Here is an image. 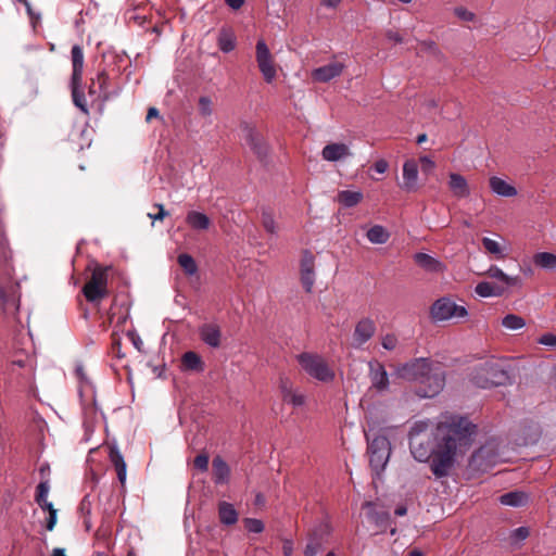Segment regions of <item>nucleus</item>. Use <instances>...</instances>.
I'll use <instances>...</instances> for the list:
<instances>
[{"label":"nucleus","mask_w":556,"mask_h":556,"mask_svg":"<svg viewBox=\"0 0 556 556\" xmlns=\"http://www.w3.org/2000/svg\"><path fill=\"white\" fill-rule=\"evenodd\" d=\"M529 498L530 497L528 493L520 490H516L501 495L498 501L502 505L505 506L522 507L529 503Z\"/></svg>","instance_id":"nucleus-22"},{"label":"nucleus","mask_w":556,"mask_h":556,"mask_svg":"<svg viewBox=\"0 0 556 556\" xmlns=\"http://www.w3.org/2000/svg\"><path fill=\"white\" fill-rule=\"evenodd\" d=\"M363 199V193L359 191L343 190L338 193V201L345 207H353L358 204Z\"/></svg>","instance_id":"nucleus-33"},{"label":"nucleus","mask_w":556,"mask_h":556,"mask_svg":"<svg viewBox=\"0 0 556 556\" xmlns=\"http://www.w3.org/2000/svg\"><path fill=\"white\" fill-rule=\"evenodd\" d=\"M344 65L340 62H331L324 66L317 67L312 72V78L318 83H328L340 76Z\"/></svg>","instance_id":"nucleus-14"},{"label":"nucleus","mask_w":556,"mask_h":556,"mask_svg":"<svg viewBox=\"0 0 556 556\" xmlns=\"http://www.w3.org/2000/svg\"><path fill=\"white\" fill-rule=\"evenodd\" d=\"M351 155L349 147L339 142L326 144L321 151L323 159L328 162H338Z\"/></svg>","instance_id":"nucleus-17"},{"label":"nucleus","mask_w":556,"mask_h":556,"mask_svg":"<svg viewBox=\"0 0 556 556\" xmlns=\"http://www.w3.org/2000/svg\"><path fill=\"white\" fill-rule=\"evenodd\" d=\"M366 237L374 244H383L389 240L390 233L383 226L375 225L368 229Z\"/></svg>","instance_id":"nucleus-31"},{"label":"nucleus","mask_w":556,"mask_h":556,"mask_svg":"<svg viewBox=\"0 0 556 556\" xmlns=\"http://www.w3.org/2000/svg\"><path fill=\"white\" fill-rule=\"evenodd\" d=\"M362 508L366 511L368 520L376 527L383 529L388 526L390 514L382 508H378L374 502H365Z\"/></svg>","instance_id":"nucleus-15"},{"label":"nucleus","mask_w":556,"mask_h":556,"mask_svg":"<svg viewBox=\"0 0 556 556\" xmlns=\"http://www.w3.org/2000/svg\"><path fill=\"white\" fill-rule=\"evenodd\" d=\"M241 129L243 131V138L245 143L251 148L256 157L264 162L268 156V146L262 138V136L256 131V129L249 124L244 123L241 125Z\"/></svg>","instance_id":"nucleus-9"},{"label":"nucleus","mask_w":556,"mask_h":556,"mask_svg":"<svg viewBox=\"0 0 556 556\" xmlns=\"http://www.w3.org/2000/svg\"><path fill=\"white\" fill-rule=\"evenodd\" d=\"M539 343L556 350V336L553 333H545L539 339Z\"/></svg>","instance_id":"nucleus-51"},{"label":"nucleus","mask_w":556,"mask_h":556,"mask_svg":"<svg viewBox=\"0 0 556 556\" xmlns=\"http://www.w3.org/2000/svg\"><path fill=\"white\" fill-rule=\"evenodd\" d=\"M182 365L186 369L202 371L204 369L201 357L193 351H188L182 355Z\"/></svg>","instance_id":"nucleus-34"},{"label":"nucleus","mask_w":556,"mask_h":556,"mask_svg":"<svg viewBox=\"0 0 556 556\" xmlns=\"http://www.w3.org/2000/svg\"><path fill=\"white\" fill-rule=\"evenodd\" d=\"M212 467H213L214 482L216 484H225L229 481L230 468L220 456L214 457Z\"/></svg>","instance_id":"nucleus-23"},{"label":"nucleus","mask_w":556,"mask_h":556,"mask_svg":"<svg viewBox=\"0 0 556 556\" xmlns=\"http://www.w3.org/2000/svg\"><path fill=\"white\" fill-rule=\"evenodd\" d=\"M0 303L5 313L18 309V300L15 298L14 292L9 293L3 287H0Z\"/></svg>","instance_id":"nucleus-35"},{"label":"nucleus","mask_w":556,"mask_h":556,"mask_svg":"<svg viewBox=\"0 0 556 556\" xmlns=\"http://www.w3.org/2000/svg\"><path fill=\"white\" fill-rule=\"evenodd\" d=\"M387 37H388V39H390V40H392L394 42H399V43L403 42V38H402V36L399 33L389 30L387 33Z\"/></svg>","instance_id":"nucleus-58"},{"label":"nucleus","mask_w":556,"mask_h":556,"mask_svg":"<svg viewBox=\"0 0 556 556\" xmlns=\"http://www.w3.org/2000/svg\"><path fill=\"white\" fill-rule=\"evenodd\" d=\"M73 73L72 80L74 84H81L83 70H84V52L80 46L75 45L71 50Z\"/></svg>","instance_id":"nucleus-21"},{"label":"nucleus","mask_w":556,"mask_h":556,"mask_svg":"<svg viewBox=\"0 0 556 556\" xmlns=\"http://www.w3.org/2000/svg\"><path fill=\"white\" fill-rule=\"evenodd\" d=\"M475 292L481 298L501 296L505 293L502 286L489 281L479 282L475 288Z\"/></svg>","instance_id":"nucleus-30"},{"label":"nucleus","mask_w":556,"mask_h":556,"mask_svg":"<svg viewBox=\"0 0 556 556\" xmlns=\"http://www.w3.org/2000/svg\"><path fill=\"white\" fill-rule=\"evenodd\" d=\"M256 62L266 83L270 84L277 75L273 55L263 39L256 43Z\"/></svg>","instance_id":"nucleus-8"},{"label":"nucleus","mask_w":556,"mask_h":556,"mask_svg":"<svg viewBox=\"0 0 556 556\" xmlns=\"http://www.w3.org/2000/svg\"><path fill=\"white\" fill-rule=\"evenodd\" d=\"M535 266L544 269L556 268V254L549 252H539L533 256Z\"/></svg>","instance_id":"nucleus-32"},{"label":"nucleus","mask_w":556,"mask_h":556,"mask_svg":"<svg viewBox=\"0 0 556 556\" xmlns=\"http://www.w3.org/2000/svg\"><path fill=\"white\" fill-rule=\"evenodd\" d=\"M186 223L193 230H206L211 226V219L204 213L190 211L186 216Z\"/></svg>","instance_id":"nucleus-28"},{"label":"nucleus","mask_w":556,"mask_h":556,"mask_svg":"<svg viewBox=\"0 0 556 556\" xmlns=\"http://www.w3.org/2000/svg\"><path fill=\"white\" fill-rule=\"evenodd\" d=\"M178 264L181 266V268L188 275H193L198 270V266L195 264V261L189 254L184 253V254L178 255Z\"/></svg>","instance_id":"nucleus-41"},{"label":"nucleus","mask_w":556,"mask_h":556,"mask_svg":"<svg viewBox=\"0 0 556 556\" xmlns=\"http://www.w3.org/2000/svg\"><path fill=\"white\" fill-rule=\"evenodd\" d=\"M201 340L208 346L217 349L220 346V329L216 324H204L199 328Z\"/></svg>","instance_id":"nucleus-19"},{"label":"nucleus","mask_w":556,"mask_h":556,"mask_svg":"<svg viewBox=\"0 0 556 556\" xmlns=\"http://www.w3.org/2000/svg\"><path fill=\"white\" fill-rule=\"evenodd\" d=\"M130 337H131V341H132L134 345L137 348L138 351H140L141 346L143 344L142 340L135 333H131Z\"/></svg>","instance_id":"nucleus-61"},{"label":"nucleus","mask_w":556,"mask_h":556,"mask_svg":"<svg viewBox=\"0 0 556 556\" xmlns=\"http://www.w3.org/2000/svg\"><path fill=\"white\" fill-rule=\"evenodd\" d=\"M414 261L415 263L420 266L421 268L428 270V271H432V273H439V271H442L443 270V264L432 257L431 255L427 254V253H416L414 255Z\"/></svg>","instance_id":"nucleus-24"},{"label":"nucleus","mask_w":556,"mask_h":556,"mask_svg":"<svg viewBox=\"0 0 556 556\" xmlns=\"http://www.w3.org/2000/svg\"><path fill=\"white\" fill-rule=\"evenodd\" d=\"M482 245L490 254H494L498 258L504 257L503 249L497 241L485 237L482 239Z\"/></svg>","instance_id":"nucleus-43"},{"label":"nucleus","mask_w":556,"mask_h":556,"mask_svg":"<svg viewBox=\"0 0 556 556\" xmlns=\"http://www.w3.org/2000/svg\"><path fill=\"white\" fill-rule=\"evenodd\" d=\"M56 514L58 511H51V514H49V518L47 519V530L49 531H52L55 523H56Z\"/></svg>","instance_id":"nucleus-57"},{"label":"nucleus","mask_w":556,"mask_h":556,"mask_svg":"<svg viewBox=\"0 0 556 556\" xmlns=\"http://www.w3.org/2000/svg\"><path fill=\"white\" fill-rule=\"evenodd\" d=\"M508 368L504 359L490 357L472 368L470 381L481 389L506 386L511 383Z\"/></svg>","instance_id":"nucleus-3"},{"label":"nucleus","mask_w":556,"mask_h":556,"mask_svg":"<svg viewBox=\"0 0 556 556\" xmlns=\"http://www.w3.org/2000/svg\"><path fill=\"white\" fill-rule=\"evenodd\" d=\"M323 549L321 539L316 534L308 538V542L304 549V556H316Z\"/></svg>","instance_id":"nucleus-40"},{"label":"nucleus","mask_w":556,"mask_h":556,"mask_svg":"<svg viewBox=\"0 0 556 556\" xmlns=\"http://www.w3.org/2000/svg\"><path fill=\"white\" fill-rule=\"evenodd\" d=\"M194 467L201 471H206L208 468V456L206 454H199L193 460Z\"/></svg>","instance_id":"nucleus-50"},{"label":"nucleus","mask_w":556,"mask_h":556,"mask_svg":"<svg viewBox=\"0 0 556 556\" xmlns=\"http://www.w3.org/2000/svg\"><path fill=\"white\" fill-rule=\"evenodd\" d=\"M261 224L264 230L270 236H278L279 226L276 222L275 214L269 207L261 208Z\"/></svg>","instance_id":"nucleus-29"},{"label":"nucleus","mask_w":556,"mask_h":556,"mask_svg":"<svg viewBox=\"0 0 556 556\" xmlns=\"http://www.w3.org/2000/svg\"><path fill=\"white\" fill-rule=\"evenodd\" d=\"M243 523L245 529L251 533H261L265 528L263 521L256 518H245Z\"/></svg>","instance_id":"nucleus-44"},{"label":"nucleus","mask_w":556,"mask_h":556,"mask_svg":"<svg viewBox=\"0 0 556 556\" xmlns=\"http://www.w3.org/2000/svg\"><path fill=\"white\" fill-rule=\"evenodd\" d=\"M401 378L420 384L416 393L420 397H433L440 393L445 383L444 371L439 364L427 358H415L397 369Z\"/></svg>","instance_id":"nucleus-2"},{"label":"nucleus","mask_w":556,"mask_h":556,"mask_svg":"<svg viewBox=\"0 0 556 556\" xmlns=\"http://www.w3.org/2000/svg\"><path fill=\"white\" fill-rule=\"evenodd\" d=\"M486 275L490 278L495 279L496 281L494 283L502 286L504 292H506L509 287L519 286L521 283L519 276H508L500 267L494 265L488 269Z\"/></svg>","instance_id":"nucleus-18"},{"label":"nucleus","mask_w":556,"mask_h":556,"mask_svg":"<svg viewBox=\"0 0 556 556\" xmlns=\"http://www.w3.org/2000/svg\"><path fill=\"white\" fill-rule=\"evenodd\" d=\"M381 345L383 346V349H386L388 351L394 350L396 348V345H397V338H396V336L393 334V333H387L381 339Z\"/></svg>","instance_id":"nucleus-48"},{"label":"nucleus","mask_w":556,"mask_h":556,"mask_svg":"<svg viewBox=\"0 0 556 556\" xmlns=\"http://www.w3.org/2000/svg\"><path fill=\"white\" fill-rule=\"evenodd\" d=\"M366 438L368 441V455H369V464L371 469L379 475L386 467L390 454H391V445L387 437L384 435H376L370 439L369 432H366Z\"/></svg>","instance_id":"nucleus-5"},{"label":"nucleus","mask_w":556,"mask_h":556,"mask_svg":"<svg viewBox=\"0 0 556 556\" xmlns=\"http://www.w3.org/2000/svg\"><path fill=\"white\" fill-rule=\"evenodd\" d=\"M159 116V110L156 108H150L148 110V113H147V117L146 119L149 122L151 121L153 117H157Z\"/></svg>","instance_id":"nucleus-63"},{"label":"nucleus","mask_w":556,"mask_h":556,"mask_svg":"<svg viewBox=\"0 0 556 556\" xmlns=\"http://www.w3.org/2000/svg\"><path fill=\"white\" fill-rule=\"evenodd\" d=\"M448 186L453 194L457 198H466L470 193L467 180L459 174L452 173L450 175Z\"/></svg>","instance_id":"nucleus-25"},{"label":"nucleus","mask_w":556,"mask_h":556,"mask_svg":"<svg viewBox=\"0 0 556 556\" xmlns=\"http://www.w3.org/2000/svg\"><path fill=\"white\" fill-rule=\"evenodd\" d=\"M490 188L494 193L501 197L510 198L517 194V189L514 186L495 176L490 178Z\"/></svg>","instance_id":"nucleus-27"},{"label":"nucleus","mask_w":556,"mask_h":556,"mask_svg":"<svg viewBox=\"0 0 556 556\" xmlns=\"http://www.w3.org/2000/svg\"><path fill=\"white\" fill-rule=\"evenodd\" d=\"M475 432L476 425L463 416H442L434 430H430L428 420H420L410 428L409 450L417 462L429 463L437 479L446 478L455 468L458 455L471 444Z\"/></svg>","instance_id":"nucleus-1"},{"label":"nucleus","mask_w":556,"mask_h":556,"mask_svg":"<svg viewBox=\"0 0 556 556\" xmlns=\"http://www.w3.org/2000/svg\"><path fill=\"white\" fill-rule=\"evenodd\" d=\"M502 326L508 330H519L526 326V320L521 316L508 314L502 319Z\"/></svg>","instance_id":"nucleus-39"},{"label":"nucleus","mask_w":556,"mask_h":556,"mask_svg":"<svg viewBox=\"0 0 556 556\" xmlns=\"http://www.w3.org/2000/svg\"><path fill=\"white\" fill-rule=\"evenodd\" d=\"M376 323L369 317L361 318L354 328L353 332V345L355 348L363 346L368 342L376 333Z\"/></svg>","instance_id":"nucleus-11"},{"label":"nucleus","mask_w":556,"mask_h":556,"mask_svg":"<svg viewBox=\"0 0 556 556\" xmlns=\"http://www.w3.org/2000/svg\"><path fill=\"white\" fill-rule=\"evenodd\" d=\"M218 47L225 53L231 52L236 47L233 34L223 30L218 37Z\"/></svg>","instance_id":"nucleus-38"},{"label":"nucleus","mask_w":556,"mask_h":556,"mask_svg":"<svg viewBox=\"0 0 556 556\" xmlns=\"http://www.w3.org/2000/svg\"><path fill=\"white\" fill-rule=\"evenodd\" d=\"M199 112L202 116H211L213 113L212 101L208 97H200Z\"/></svg>","instance_id":"nucleus-47"},{"label":"nucleus","mask_w":556,"mask_h":556,"mask_svg":"<svg viewBox=\"0 0 556 556\" xmlns=\"http://www.w3.org/2000/svg\"><path fill=\"white\" fill-rule=\"evenodd\" d=\"M109 458L116 470L118 481L121 482L122 486H124L127 476V466L124 456L115 444L109 446Z\"/></svg>","instance_id":"nucleus-20"},{"label":"nucleus","mask_w":556,"mask_h":556,"mask_svg":"<svg viewBox=\"0 0 556 556\" xmlns=\"http://www.w3.org/2000/svg\"><path fill=\"white\" fill-rule=\"evenodd\" d=\"M72 97L74 104L86 115L89 114L88 105L84 92L79 89L80 84H74L71 79Z\"/></svg>","instance_id":"nucleus-37"},{"label":"nucleus","mask_w":556,"mask_h":556,"mask_svg":"<svg viewBox=\"0 0 556 556\" xmlns=\"http://www.w3.org/2000/svg\"><path fill=\"white\" fill-rule=\"evenodd\" d=\"M17 1L24 4L26 12L30 18V22H31L33 26L35 27L36 24L40 22V14L34 12L31 4L28 0H17Z\"/></svg>","instance_id":"nucleus-49"},{"label":"nucleus","mask_w":556,"mask_h":556,"mask_svg":"<svg viewBox=\"0 0 556 556\" xmlns=\"http://www.w3.org/2000/svg\"><path fill=\"white\" fill-rule=\"evenodd\" d=\"M296 359L302 369L312 378L321 382H330L334 379V371L320 355L304 352L299 354Z\"/></svg>","instance_id":"nucleus-4"},{"label":"nucleus","mask_w":556,"mask_h":556,"mask_svg":"<svg viewBox=\"0 0 556 556\" xmlns=\"http://www.w3.org/2000/svg\"><path fill=\"white\" fill-rule=\"evenodd\" d=\"M406 513H407V508H406L405 506H399V507H396V508H395V510H394V514H395L396 516H400V517L405 516V515H406Z\"/></svg>","instance_id":"nucleus-64"},{"label":"nucleus","mask_w":556,"mask_h":556,"mask_svg":"<svg viewBox=\"0 0 556 556\" xmlns=\"http://www.w3.org/2000/svg\"><path fill=\"white\" fill-rule=\"evenodd\" d=\"M225 1H226L227 5L233 10L240 9L244 3V0H225Z\"/></svg>","instance_id":"nucleus-59"},{"label":"nucleus","mask_w":556,"mask_h":556,"mask_svg":"<svg viewBox=\"0 0 556 556\" xmlns=\"http://www.w3.org/2000/svg\"><path fill=\"white\" fill-rule=\"evenodd\" d=\"M388 162L386 160H378L377 162H375L374 164V168L377 173L379 174H383L387 172L388 169Z\"/></svg>","instance_id":"nucleus-55"},{"label":"nucleus","mask_w":556,"mask_h":556,"mask_svg":"<svg viewBox=\"0 0 556 556\" xmlns=\"http://www.w3.org/2000/svg\"><path fill=\"white\" fill-rule=\"evenodd\" d=\"M431 317L435 321H445L453 318H465L468 311L465 306L456 304L450 298L438 299L431 306Z\"/></svg>","instance_id":"nucleus-7"},{"label":"nucleus","mask_w":556,"mask_h":556,"mask_svg":"<svg viewBox=\"0 0 556 556\" xmlns=\"http://www.w3.org/2000/svg\"><path fill=\"white\" fill-rule=\"evenodd\" d=\"M341 0H321V4L327 8H337Z\"/></svg>","instance_id":"nucleus-62"},{"label":"nucleus","mask_w":556,"mask_h":556,"mask_svg":"<svg viewBox=\"0 0 556 556\" xmlns=\"http://www.w3.org/2000/svg\"><path fill=\"white\" fill-rule=\"evenodd\" d=\"M218 517L223 525L232 526L237 523L239 515L232 504L220 502L218 504Z\"/></svg>","instance_id":"nucleus-26"},{"label":"nucleus","mask_w":556,"mask_h":556,"mask_svg":"<svg viewBox=\"0 0 556 556\" xmlns=\"http://www.w3.org/2000/svg\"><path fill=\"white\" fill-rule=\"evenodd\" d=\"M530 534L529 528L519 527L511 531L510 540L513 543H518L525 541Z\"/></svg>","instance_id":"nucleus-46"},{"label":"nucleus","mask_w":556,"mask_h":556,"mask_svg":"<svg viewBox=\"0 0 556 556\" xmlns=\"http://www.w3.org/2000/svg\"><path fill=\"white\" fill-rule=\"evenodd\" d=\"M369 377L371 384L378 391H384L389 387L388 374L379 362L369 363Z\"/></svg>","instance_id":"nucleus-16"},{"label":"nucleus","mask_w":556,"mask_h":556,"mask_svg":"<svg viewBox=\"0 0 556 556\" xmlns=\"http://www.w3.org/2000/svg\"><path fill=\"white\" fill-rule=\"evenodd\" d=\"M420 162L424 172H430L434 168V162L430 160L428 156H421Z\"/></svg>","instance_id":"nucleus-54"},{"label":"nucleus","mask_w":556,"mask_h":556,"mask_svg":"<svg viewBox=\"0 0 556 556\" xmlns=\"http://www.w3.org/2000/svg\"><path fill=\"white\" fill-rule=\"evenodd\" d=\"M94 81L98 84L99 87V97H102V100L109 99V90H108V84H109V75L103 71L100 72L97 75V78Z\"/></svg>","instance_id":"nucleus-42"},{"label":"nucleus","mask_w":556,"mask_h":556,"mask_svg":"<svg viewBox=\"0 0 556 556\" xmlns=\"http://www.w3.org/2000/svg\"><path fill=\"white\" fill-rule=\"evenodd\" d=\"M0 303L5 313L18 309V300L15 298L14 292L9 293L3 287H0Z\"/></svg>","instance_id":"nucleus-36"},{"label":"nucleus","mask_w":556,"mask_h":556,"mask_svg":"<svg viewBox=\"0 0 556 556\" xmlns=\"http://www.w3.org/2000/svg\"><path fill=\"white\" fill-rule=\"evenodd\" d=\"M418 164L415 160H407L403 165V182L400 188L406 192H415L418 188Z\"/></svg>","instance_id":"nucleus-13"},{"label":"nucleus","mask_w":556,"mask_h":556,"mask_svg":"<svg viewBox=\"0 0 556 556\" xmlns=\"http://www.w3.org/2000/svg\"><path fill=\"white\" fill-rule=\"evenodd\" d=\"M300 275L304 290L311 293L315 283V256L308 250H305L302 253Z\"/></svg>","instance_id":"nucleus-10"},{"label":"nucleus","mask_w":556,"mask_h":556,"mask_svg":"<svg viewBox=\"0 0 556 556\" xmlns=\"http://www.w3.org/2000/svg\"><path fill=\"white\" fill-rule=\"evenodd\" d=\"M282 552L285 556H291L293 553V542L291 540H285L282 544Z\"/></svg>","instance_id":"nucleus-56"},{"label":"nucleus","mask_w":556,"mask_h":556,"mask_svg":"<svg viewBox=\"0 0 556 556\" xmlns=\"http://www.w3.org/2000/svg\"><path fill=\"white\" fill-rule=\"evenodd\" d=\"M49 490H50V485H49L48 480L41 481L37 485L36 497H35L37 504H41L42 502L48 501Z\"/></svg>","instance_id":"nucleus-45"},{"label":"nucleus","mask_w":556,"mask_h":556,"mask_svg":"<svg viewBox=\"0 0 556 556\" xmlns=\"http://www.w3.org/2000/svg\"><path fill=\"white\" fill-rule=\"evenodd\" d=\"M40 506L41 509L43 510H48L49 514H51V511H58L54 507H53V504L49 501H45L42 502L41 504H38Z\"/></svg>","instance_id":"nucleus-60"},{"label":"nucleus","mask_w":556,"mask_h":556,"mask_svg":"<svg viewBox=\"0 0 556 556\" xmlns=\"http://www.w3.org/2000/svg\"><path fill=\"white\" fill-rule=\"evenodd\" d=\"M83 293L88 302H99L108 295V268L97 266L85 283Z\"/></svg>","instance_id":"nucleus-6"},{"label":"nucleus","mask_w":556,"mask_h":556,"mask_svg":"<svg viewBox=\"0 0 556 556\" xmlns=\"http://www.w3.org/2000/svg\"><path fill=\"white\" fill-rule=\"evenodd\" d=\"M154 206L159 208V212L156 214L149 213L148 214L149 218H151L153 223L156 220H163L168 215V212L165 211L163 204L157 203Z\"/></svg>","instance_id":"nucleus-52"},{"label":"nucleus","mask_w":556,"mask_h":556,"mask_svg":"<svg viewBox=\"0 0 556 556\" xmlns=\"http://www.w3.org/2000/svg\"><path fill=\"white\" fill-rule=\"evenodd\" d=\"M454 13L456 16L464 21H472L475 18V14L472 12H469L463 7L455 8Z\"/></svg>","instance_id":"nucleus-53"},{"label":"nucleus","mask_w":556,"mask_h":556,"mask_svg":"<svg viewBox=\"0 0 556 556\" xmlns=\"http://www.w3.org/2000/svg\"><path fill=\"white\" fill-rule=\"evenodd\" d=\"M279 389L283 402L291 404L293 407H301L305 404V395L296 389H293L289 378L280 377Z\"/></svg>","instance_id":"nucleus-12"}]
</instances>
